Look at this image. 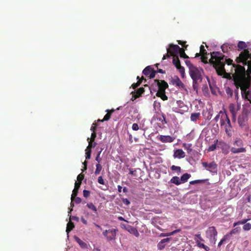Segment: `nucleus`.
Segmentation results:
<instances>
[{
    "instance_id": "obj_54",
    "label": "nucleus",
    "mask_w": 251,
    "mask_h": 251,
    "mask_svg": "<svg viewBox=\"0 0 251 251\" xmlns=\"http://www.w3.org/2000/svg\"><path fill=\"white\" fill-rule=\"evenodd\" d=\"M156 73V72L153 69L152 70V71L151 72V73H150V74L149 75V77L151 78H154L155 77V76Z\"/></svg>"
},
{
    "instance_id": "obj_15",
    "label": "nucleus",
    "mask_w": 251,
    "mask_h": 251,
    "mask_svg": "<svg viewBox=\"0 0 251 251\" xmlns=\"http://www.w3.org/2000/svg\"><path fill=\"white\" fill-rule=\"evenodd\" d=\"M172 238H166L163 239H162L157 245V249L159 251H162L164 250L166 246V245L168 243H169L170 241H171Z\"/></svg>"
},
{
    "instance_id": "obj_39",
    "label": "nucleus",
    "mask_w": 251,
    "mask_h": 251,
    "mask_svg": "<svg viewBox=\"0 0 251 251\" xmlns=\"http://www.w3.org/2000/svg\"><path fill=\"white\" fill-rule=\"evenodd\" d=\"M85 151V158L86 159H89L91 157V150H88L86 149Z\"/></svg>"
},
{
    "instance_id": "obj_60",
    "label": "nucleus",
    "mask_w": 251,
    "mask_h": 251,
    "mask_svg": "<svg viewBox=\"0 0 251 251\" xmlns=\"http://www.w3.org/2000/svg\"><path fill=\"white\" fill-rule=\"evenodd\" d=\"M73 201H75V203H80V202H81V198H79V197H76L74 199V200H73Z\"/></svg>"
},
{
    "instance_id": "obj_38",
    "label": "nucleus",
    "mask_w": 251,
    "mask_h": 251,
    "mask_svg": "<svg viewBox=\"0 0 251 251\" xmlns=\"http://www.w3.org/2000/svg\"><path fill=\"white\" fill-rule=\"evenodd\" d=\"M94 142V141H89L88 142H89V145H88V147H87L86 149H87L88 150H91V148H94L96 146V143Z\"/></svg>"
},
{
    "instance_id": "obj_48",
    "label": "nucleus",
    "mask_w": 251,
    "mask_h": 251,
    "mask_svg": "<svg viewBox=\"0 0 251 251\" xmlns=\"http://www.w3.org/2000/svg\"><path fill=\"white\" fill-rule=\"evenodd\" d=\"M178 44L181 45L183 47L186 49L187 47H188L187 45H186V41H181L180 40H177Z\"/></svg>"
},
{
    "instance_id": "obj_23",
    "label": "nucleus",
    "mask_w": 251,
    "mask_h": 251,
    "mask_svg": "<svg viewBox=\"0 0 251 251\" xmlns=\"http://www.w3.org/2000/svg\"><path fill=\"white\" fill-rule=\"evenodd\" d=\"M144 92L145 89L143 87H140V88L138 89L136 92H135V93H136V94L134 96L135 99L140 97Z\"/></svg>"
},
{
    "instance_id": "obj_57",
    "label": "nucleus",
    "mask_w": 251,
    "mask_h": 251,
    "mask_svg": "<svg viewBox=\"0 0 251 251\" xmlns=\"http://www.w3.org/2000/svg\"><path fill=\"white\" fill-rule=\"evenodd\" d=\"M122 201L126 205H128L130 203V201L127 199H123Z\"/></svg>"
},
{
    "instance_id": "obj_3",
    "label": "nucleus",
    "mask_w": 251,
    "mask_h": 251,
    "mask_svg": "<svg viewBox=\"0 0 251 251\" xmlns=\"http://www.w3.org/2000/svg\"><path fill=\"white\" fill-rule=\"evenodd\" d=\"M220 126L222 128H223L229 137L232 136V129L230 121L227 114H223L220 120Z\"/></svg>"
},
{
    "instance_id": "obj_41",
    "label": "nucleus",
    "mask_w": 251,
    "mask_h": 251,
    "mask_svg": "<svg viewBox=\"0 0 251 251\" xmlns=\"http://www.w3.org/2000/svg\"><path fill=\"white\" fill-rule=\"evenodd\" d=\"M205 180H203V179H198V180H195L190 181V184L193 185V184H195L203 182Z\"/></svg>"
},
{
    "instance_id": "obj_53",
    "label": "nucleus",
    "mask_w": 251,
    "mask_h": 251,
    "mask_svg": "<svg viewBox=\"0 0 251 251\" xmlns=\"http://www.w3.org/2000/svg\"><path fill=\"white\" fill-rule=\"evenodd\" d=\"M97 126V124L96 123H93L92 126L91 127V130H92L93 132H96Z\"/></svg>"
},
{
    "instance_id": "obj_45",
    "label": "nucleus",
    "mask_w": 251,
    "mask_h": 251,
    "mask_svg": "<svg viewBox=\"0 0 251 251\" xmlns=\"http://www.w3.org/2000/svg\"><path fill=\"white\" fill-rule=\"evenodd\" d=\"M226 93L229 95L230 97H231L233 95V91L231 88L229 87H227L226 89Z\"/></svg>"
},
{
    "instance_id": "obj_2",
    "label": "nucleus",
    "mask_w": 251,
    "mask_h": 251,
    "mask_svg": "<svg viewBox=\"0 0 251 251\" xmlns=\"http://www.w3.org/2000/svg\"><path fill=\"white\" fill-rule=\"evenodd\" d=\"M201 71L202 70L196 67L192 68L189 71L190 75L193 80V87L194 90L197 89L199 84L202 81Z\"/></svg>"
},
{
    "instance_id": "obj_10",
    "label": "nucleus",
    "mask_w": 251,
    "mask_h": 251,
    "mask_svg": "<svg viewBox=\"0 0 251 251\" xmlns=\"http://www.w3.org/2000/svg\"><path fill=\"white\" fill-rule=\"evenodd\" d=\"M180 48L177 45L170 44L169 48L167 49V51L171 56L177 55Z\"/></svg>"
},
{
    "instance_id": "obj_62",
    "label": "nucleus",
    "mask_w": 251,
    "mask_h": 251,
    "mask_svg": "<svg viewBox=\"0 0 251 251\" xmlns=\"http://www.w3.org/2000/svg\"><path fill=\"white\" fill-rule=\"evenodd\" d=\"M170 56H171L170 55V54H169V53L167 52L166 54L164 55L162 59L163 60H165V59H166L167 58L170 57Z\"/></svg>"
},
{
    "instance_id": "obj_9",
    "label": "nucleus",
    "mask_w": 251,
    "mask_h": 251,
    "mask_svg": "<svg viewBox=\"0 0 251 251\" xmlns=\"http://www.w3.org/2000/svg\"><path fill=\"white\" fill-rule=\"evenodd\" d=\"M116 231L115 229L105 230L103 232V235L106 237L108 241L114 240L116 235Z\"/></svg>"
},
{
    "instance_id": "obj_46",
    "label": "nucleus",
    "mask_w": 251,
    "mask_h": 251,
    "mask_svg": "<svg viewBox=\"0 0 251 251\" xmlns=\"http://www.w3.org/2000/svg\"><path fill=\"white\" fill-rule=\"evenodd\" d=\"M84 175L82 174H79L77 176V182H82V180L83 179Z\"/></svg>"
},
{
    "instance_id": "obj_61",
    "label": "nucleus",
    "mask_w": 251,
    "mask_h": 251,
    "mask_svg": "<svg viewBox=\"0 0 251 251\" xmlns=\"http://www.w3.org/2000/svg\"><path fill=\"white\" fill-rule=\"evenodd\" d=\"M216 146L215 144L212 145L211 146H210L209 147L208 151H214L216 149Z\"/></svg>"
},
{
    "instance_id": "obj_8",
    "label": "nucleus",
    "mask_w": 251,
    "mask_h": 251,
    "mask_svg": "<svg viewBox=\"0 0 251 251\" xmlns=\"http://www.w3.org/2000/svg\"><path fill=\"white\" fill-rule=\"evenodd\" d=\"M171 83L176 87L186 90V86L177 75H175L171 78Z\"/></svg>"
},
{
    "instance_id": "obj_63",
    "label": "nucleus",
    "mask_w": 251,
    "mask_h": 251,
    "mask_svg": "<svg viewBox=\"0 0 251 251\" xmlns=\"http://www.w3.org/2000/svg\"><path fill=\"white\" fill-rule=\"evenodd\" d=\"M180 231H181L180 229H176V230L173 231L172 232H171V233H172V235H173L178 232H179Z\"/></svg>"
},
{
    "instance_id": "obj_13",
    "label": "nucleus",
    "mask_w": 251,
    "mask_h": 251,
    "mask_svg": "<svg viewBox=\"0 0 251 251\" xmlns=\"http://www.w3.org/2000/svg\"><path fill=\"white\" fill-rule=\"evenodd\" d=\"M228 108L232 114L233 120L235 121L236 120L237 113L240 108V105L238 104L236 105L234 103H230L229 105Z\"/></svg>"
},
{
    "instance_id": "obj_37",
    "label": "nucleus",
    "mask_w": 251,
    "mask_h": 251,
    "mask_svg": "<svg viewBox=\"0 0 251 251\" xmlns=\"http://www.w3.org/2000/svg\"><path fill=\"white\" fill-rule=\"evenodd\" d=\"M87 206L93 211L97 212V208L92 203H87Z\"/></svg>"
},
{
    "instance_id": "obj_56",
    "label": "nucleus",
    "mask_w": 251,
    "mask_h": 251,
    "mask_svg": "<svg viewBox=\"0 0 251 251\" xmlns=\"http://www.w3.org/2000/svg\"><path fill=\"white\" fill-rule=\"evenodd\" d=\"M97 136L96 133V132H92L91 134L90 141H94L96 137Z\"/></svg>"
},
{
    "instance_id": "obj_21",
    "label": "nucleus",
    "mask_w": 251,
    "mask_h": 251,
    "mask_svg": "<svg viewBox=\"0 0 251 251\" xmlns=\"http://www.w3.org/2000/svg\"><path fill=\"white\" fill-rule=\"evenodd\" d=\"M232 48V45L228 44H224L221 46V49L224 53H227L229 49L231 50Z\"/></svg>"
},
{
    "instance_id": "obj_36",
    "label": "nucleus",
    "mask_w": 251,
    "mask_h": 251,
    "mask_svg": "<svg viewBox=\"0 0 251 251\" xmlns=\"http://www.w3.org/2000/svg\"><path fill=\"white\" fill-rule=\"evenodd\" d=\"M185 64L189 68V71L191 70L192 68H196V67L194 66L190 62V61L188 60H186L185 61Z\"/></svg>"
},
{
    "instance_id": "obj_33",
    "label": "nucleus",
    "mask_w": 251,
    "mask_h": 251,
    "mask_svg": "<svg viewBox=\"0 0 251 251\" xmlns=\"http://www.w3.org/2000/svg\"><path fill=\"white\" fill-rule=\"evenodd\" d=\"M223 114H226V113L225 112H224L222 111H220V112L216 115V116L215 117V118L214 119V120L215 121V122H218V120L220 119V120H221V118L222 117V115H223Z\"/></svg>"
},
{
    "instance_id": "obj_19",
    "label": "nucleus",
    "mask_w": 251,
    "mask_h": 251,
    "mask_svg": "<svg viewBox=\"0 0 251 251\" xmlns=\"http://www.w3.org/2000/svg\"><path fill=\"white\" fill-rule=\"evenodd\" d=\"M75 241L79 244L81 248L83 249H86L87 248V245L86 243L82 241L78 237L75 236Z\"/></svg>"
},
{
    "instance_id": "obj_47",
    "label": "nucleus",
    "mask_w": 251,
    "mask_h": 251,
    "mask_svg": "<svg viewBox=\"0 0 251 251\" xmlns=\"http://www.w3.org/2000/svg\"><path fill=\"white\" fill-rule=\"evenodd\" d=\"M241 230V228L240 227H236L235 228H234L233 229H232L231 232H230V233L231 234H235L236 233H239L240 232Z\"/></svg>"
},
{
    "instance_id": "obj_26",
    "label": "nucleus",
    "mask_w": 251,
    "mask_h": 251,
    "mask_svg": "<svg viewBox=\"0 0 251 251\" xmlns=\"http://www.w3.org/2000/svg\"><path fill=\"white\" fill-rule=\"evenodd\" d=\"M182 147L187 151L188 153H190L192 151L191 144L183 143Z\"/></svg>"
},
{
    "instance_id": "obj_18",
    "label": "nucleus",
    "mask_w": 251,
    "mask_h": 251,
    "mask_svg": "<svg viewBox=\"0 0 251 251\" xmlns=\"http://www.w3.org/2000/svg\"><path fill=\"white\" fill-rule=\"evenodd\" d=\"M115 111L114 109H111V110H106V112H107V114L104 116V118L101 121H100L101 122L103 121H108L112 113H113Z\"/></svg>"
},
{
    "instance_id": "obj_40",
    "label": "nucleus",
    "mask_w": 251,
    "mask_h": 251,
    "mask_svg": "<svg viewBox=\"0 0 251 251\" xmlns=\"http://www.w3.org/2000/svg\"><path fill=\"white\" fill-rule=\"evenodd\" d=\"M244 230H249L251 229V224L250 223H246L243 227Z\"/></svg>"
},
{
    "instance_id": "obj_12",
    "label": "nucleus",
    "mask_w": 251,
    "mask_h": 251,
    "mask_svg": "<svg viewBox=\"0 0 251 251\" xmlns=\"http://www.w3.org/2000/svg\"><path fill=\"white\" fill-rule=\"evenodd\" d=\"M154 82L157 86L158 91H165V90L169 87L168 83L165 80L156 79L154 80Z\"/></svg>"
},
{
    "instance_id": "obj_28",
    "label": "nucleus",
    "mask_w": 251,
    "mask_h": 251,
    "mask_svg": "<svg viewBox=\"0 0 251 251\" xmlns=\"http://www.w3.org/2000/svg\"><path fill=\"white\" fill-rule=\"evenodd\" d=\"M78 190L79 189H76V188H74V190H73V193H72V194L71 195L72 202L71 203V204L72 206L74 205V204L72 202V201H73L74 199L76 197V196H77V195L78 194Z\"/></svg>"
},
{
    "instance_id": "obj_11",
    "label": "nucleus",
    "mask_w": 251,
    "mask_h": 251,
    "mask_svg": "<svg viewBox=\"0 0 251 251\" xmlns=\"http://www.w3.org/2000/svg\"><path fill=\"white\" fill-rule=\"evenodd\" d=\"M166 222V219L165 218H159L157 217L154 218L152 221V224L159 230L160 231H164V229L161 228L159 225L162 226L164 223Z\"/></svg>"
},
{
    "instance_id": "obj_20",
    "label": "nucleus",
    "mask_w": 251,
    "mask_h": 251,
    "mask_svg": "<svg viewBox=\"0 0 251 251\" xmlns=\"http://www.w3.org/2000/svg\"><path fill=\"white\" fill-rule=\"evenodd\" d=\"M156 95L157 97L160 98L163 100H168V97L165 94V91H157Z\"/></svg>"
},
{
    "instance_id": "obj_64",
    "label": "nucleus",
    "mask_w": 251,
    "mask_h": 251,
    "mask_svg": "<svg viewBox=\"0 0 251 251\" xmlns=\"http://www.w3.org/2000/svg\"><path fill=\"white\" fill-rule=\"evenodd\" d=\"M83 164L84 165V167H83V171H85V170H87V162L86 161H85L83 163Z\"/></svg>"
},
{
    "instance_id": "obj_4",
    "label": "nucleus",
    "mask_w": 251,
    "mask_h": 251,
    "mask_svg": "<svg viewBox=\"0 0 251 251\" xmlns=\"http://www.w3.org/2000/svg\"><path fill=\"white\" fill-rule=\"evenodd\" d=\"M230 151L233 153L244 152L246 149L243 147V141L239 138H237L233 143V147L230 149Z\"/></svg>"
},
{
    "instance_id": "obj_50",
    "label": "nucleus",
    "mask_w": 251,
    "mask_h": 251,
    "mask_svg": "<svg viewBox=\"0 0 251 251\" xmlns=\"http://www.w3.org/2000/svg\"><path fill=\"white\" fill-rule=\"evenodd\" d=\"M98 182H99V183H100V184H102V185L105 184V182L101 176H100L98 177Z\"/></svg>"
},
{
    "instance_id": "obj_58",
    "label": "nucleus",
    "mask_w": 251,
    "mask_h": 251,
    "mask_svg": "<svg viewBox=\"0 0 251 251\" xmlns=\"http://www.w3.org/2000/svg\"><path fill=\"white\" fill-rule=\"evenodd\" d=\"M130 228H131V229L132 231H134V235L136 236V237H138L139 235L137 230L135 228H134V227H132L131 226H130Z\"/></svg>"
},
{
    "instance_id": "obj_51",
    "label": "nucleus",
    "mask_w": 251,
    "mask_h": 251,
    "mask_svg": "<svg viewBox=\"0 0 251 251\" xmlns=\"http://www.w3.org/2000/svg\"><path fill=\"white\" fill-rule=\"evenodd\" d=\"M139 126L136 123H134L132 126V129L133 130L137 131L139 129Z\"/></svg>"
},
{
    "instance_id": "obj_5",
    "label": "nucleus",
    "mask_w": 251,
    "mask_h": 251,
    "mask_svg": "<svg viewBox=\"0 0 251 251\" xmlns=\"http://www.w3.org/2000/svg\"><path fill=\"white\" fill-rule=\"evenodd\" d=\"M217 234V231L214 226L209 227L206 231V237L213 244L216 243Z\"/></svg>"
},
{
    "instance_id": "obj_42",
    "label": "nucleus",
    "mask_w": 251,
    "mask_h": 251,
    "mask_svg": "<svg viewBox=\"0 0 251 251\" xmlns=\"http://www.w3.org/2000/svg\"><path fill=\"white\" fill-rule=\"evenodd\" d=\"M200 53L201 55H206L207 54V51L204 49V47L203 45H201L200 47Z\"/></svg>"
},
{
    "instance_id": "obj_44",
    "label": "nucleus",
    "mask_w": 251,
    "mask_h": 251,
    "mask_svg": "<svg viewBox=\"0 0 251 251\" xmlns=\"http://www.w3.org/2000/svg\"><path fill=\"white\" fill-rule=\"evenodd\" d=\"M142 83V79L139 80L137 83H134L132 84V87L133 89H135L138 86H139L141 83Z\"/></svg>"
},
{
    "instance_id": "obj_1",
    "label": "nucleus",
    "mask_w": 251,
    "mask_h": 251,
    "mask_svg": "<svg viewBox=\"0 0 251 251\" xmlns=\"http://www.w3.org/2000/svg\"><path fill=\"white\" fill-rule=\"evenodd\" d=\"M210 54L209 63L213 65L219 75H224V77L227 78L230 74L226 72L225 64L232 65L234 68V73L232 76L235 85L237 88L240 87L242 96L251 103V92L248 90L251 86V60H249L251 59V55L248 51L243 52L237 59L238 62H242L244 65L247 66V69L241 65L232 63V59H227V56L219 51H213Z\"/></svg>"
},
{
    "instance_id": "obj_34",
    "label": "nucleus",
    "mask_w": 251,
    "mask_h": 251,
    "mask_svg": "<svg viewBox=\"0 0 251 251\" xmlns=\"http://www.w3.org/2000/svg\"><path fill=\"white\" fill-rule=\"evenodd\" d=\"M171 169L172 171H176L178 174L181 172V168L179 166H176L175 165H173L171 166Z\"/></svg>"
},
{
    "instance_id": "obj_24",
    "label": "nucleus",
    "mask_w": 251,
    "mask_h": 251,
    "mask_svg": "<svg viewBox=\"0 0 251 251\" xmlns=\"http://www.w3.org/2000/svg\"><path fill=\"white\" fill-rule=\"evenodd\" d=\"M191 177V175L188 173L183 174L180 178V180L182 183H185L187 181L188 179Z\"/></svg>"
},
{
    "instance_id": "obj_43",
    "label": "nucleus",
    "mask_w": 251,
    "mask_h": 251,
    "mask_svg": "<svg viewBox=\"0 0 251 251\" xmlns=\"http://www.w3.org/2000/svg\"><path fill=\"white\" fill-rule=\"evenodd\" d=\"M102 151V149H101L100 151H99V152L97 154V156L96 157V160L98 162V164H100V163L101 160V158H100V154Z\"/></svg>"
},
{
    "instance_id": "obj_29",
    "label": "nucleus",
    "mask_w": 251,
    "mask_h": 251,
    "mask_svg": "<svg viewBox=\"0 0 251 251\" xmlns=\"http://www.w3.org/2000/svg\"><path fill=\"white\" fill-rule=\"evenodd\" d=\"M178 54H179V56L181 58H188L189 57L186 54L185 52V50L183 48H180V50L179 51Z\"/></svg>"
},
{
    "instance_id": "obj_59",
    "label": "nucleus",
    "mask_w": 251,
    "mask_h": 251,
    "mask_svg": "<svg viewBox=\"0 0 251 251\" xmlns=\"http://www.w3.org/2000/svg\"><path fill=\"white\" fill-rule=\"evenodd\" d=\"M81 184V182L75 181V188L79 189L80 187Z\"/></svg>"
},
{
    "instance_id": "obj_14",
    "label": "nucleus",
    "mask_w": 251,
    "mask_h": 251,
    "mask_svg": "<svg viewBox=\"0 0 251 251\" xmlns=\"http://www.w3.org/2000/svg\"><path fill=\"white\" fill-rule=\"evenodd\" d=\"M201 164L203 167L210 172H216L217 170V165L214 161L210 162V163H208L206 162H203Z\"/></svg>"
},
{
    "instance_id": "obj_30",
    "label": "nucleus",
    "mask_w": 251,
    "mask_h": 251,
    "mask_svg": "<svg viewBox=\"0 0 251 251\" xmlns=\"http://www.w3.org/2000/svg\"><path fill=\"white\" fill-rule=\"evenodd\" d=\"M250 219H244L241 221H238L237 222L234 223L233 224V226L235 227V226L239 225H243V224L245 225Z\"/></svg>"
},
{
    "instance_id": "obj_25",
    "label": "nucleus",
    "mask_w": 251,
    "mask_h": 251,
    "mask_svg": "<svg viewBox=\"0 0 251 251\" xmlns=\"http://www.w3.org/2000/svg\"><path fill=\"white\" fill-rule=\"evenodd\" d=\"M152 70L153 68L150 66H147L143 70V73L146 76L149 75Z\"/></svg>"
},
{
    "instance_id": "obj_32",
    "label": "nucleus",
    "mask_w": 251,
    "mask_h": 251,
    "mask_svg": "<svg viewBox=\"0 0 251 251\" xmlns=\"http://www.w3.org/2000/svg\"><path fill=\"white\" fill-rule=\"evenodd\" d=\"M102 169V167L100 164H96V169L95 171V174L96 175H99Z\"/></svg>"
},
{
    "instance_id": "obj_35",
    "label": "nucleus",
    "mask_w": 251,
    "mask_h": 251,
    "mask_svg": "<svg viewBox=\"0 0 251 251\" xmlns=\"http://www.w3.org/2000/svg\"><path fill=\"white\" fill-rule=\"evenodd\" d=\"M74 225L73 223H69L68 224V225H67V229H66V232H67L68 233L69 232H70V231H71L73 228L74 227Z\"/></svg>"
},
{
    "instance_id": "obj_22",
    "label": "nucleus",
    "mask_w": 251,
    "mask_h": 251,
    "mask_svg": "<svg viewBox=\"0 0 251 251\" xmlns=\"http://www.w3.org/2000/svg\"><path fill=\"white\" fill-rule=\"evenodd\" d=\"M170 182L174 183L176 185H179L180 184H181L180 179H179V178L176 176H173L171 178V179L170 180Z\"/></svg>"
},
{
    "instance_id": "obj_6",
    "label": "nucleus",
    "mask_w": 251,
    "mask_h": 251,
    "mask_svg": "<svg viewBox=\"0 0 251 251\" xmlns=\"http://www.w3.org/2000/svg\"><path fill=\"white\" fill-rule=\"evenodd\" d=\"M173 63L176 68V69L178 70L181 74V76L182 78H184L185 76V69L184 68L181 66L180 60L178 58V55L173 56Z\"/></svg>"
},
{
    "instance_id": "obj_31",
    "label": "nucleus",
    "mask_w": 251,
    "mask_h": 251,
    "mask_svg": "<svg viewBox=\"0 0 251 251\" xmlns=\"http://www.w3.org/2000/svg\"><path fill=\"white\" fill-rule=\"evenodd\" d=\"M196 242H197L198 246L199 248H203L206 251H208L209 250V248L208 247L205 246L204 244L201 243L199 241H197Z\"/></svg>"
},
{
    "instance_id": "obj_27",
    "label": "nucleus",
    "mask_w": 251,
    "mask_h": 251,
    "mask_svg": "<svg viewBox=\"0 0 251 251\" xmlns=\"http://www.w3.org/2000/svg\"><path fill=\"white\" fill-rule=\"evenodd\" d=\"M200 116V113H193L190 116V119L193 122H196Z\"/></svg>"
},
{
    "instance_id": "obj_49",
    "label": "nucleus",
    "mask_w": 251,
    "mask_h": 251,
    "mask_svg": "<svg viewBox=\"0 0 251 251\" xmlns=\"http://www.w3.org/2000/svg\"><path fill=\"white\" fill-rule=\"evenodd\" d=\"M201 60L202 62L204 63H208V58L205 56L206 55H201Z\"/></svg>"
},
{
    "instance_id": "obj_52",
    "label": "nucleus",
    "mask_w": 251,
    "mask_h": 251,
    "mask_svg": "<svg viewBox=\"0 0 251 251\" xmlns=\"http://www.w3.org/2000/svg\"><path fill=\"white\" fill-rule=\"evenodd\" d=\"M83 196L85 198H87L89 196L90 192L88 190H84L83 191Z\"/></svg>"
},
{
    "instance_id": "obj_7",
    "label": "nucleus",
    "mask_w": 251,
    "mask_h": 251,
    "mask_svg": "<svg viewBox=\"0 0 251 251\" xmlns=\"http://www.w3.org/2000/svg\"><path fill=\"white\" fill-rule=\"evenodd\" d=\"M248 120V115L247 111H243L242 113L239 115L238 118V123L241 127H244L247 126V121Z\"/></svg>"
},
{
    "instance_id": "obj_16",
    "label": "nucleus",
    "mask_w": 251,
    "mask_h": 251,
    "mask_svg": "<svg viewBox=\"0 0 251 251\" xmlns=\"http://www.w3.org/2000/svg\"><path fill=\"white\" fill-rule=\"evenodd\" d=\"M159 139L162 143H172L174 141L175 138L169 135H160Z\"/></svg>"
},
{
    "instance_id": "obj_55",
    "label": "nucleus",
    "mask_w": 251,
    "mask_h": 251,
    "mask_svg": "<svg viewBox=\"0 0 251 251\" xmlns=\"http://www.w3.org/2000/svg\"><path fill=\"white\" fill-rule=\"evenodd\" d=\"M226 240V236H224L223 238H222L220 242L218 243V246L220 247L223 243Z\"/></svg>"
},
{
    "instance_id": "obj_17",
    "label": "nucleus",
    "mask_w": 251,
    "mask_h": 251,
    "mask_svg": "<svg viewBox=\"0 0 251 251\" xmlns=\"http://www.w3.org/2000/svg\"><path fill=\"white\" fill-rule=\"evenodd\" d=\"M174 156L178 158H182L185 157V154L182 150L177 149L175 151Z\"/></svg>"
}]
</instances>
